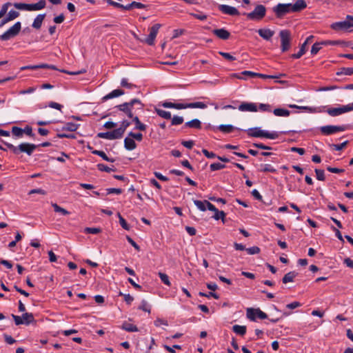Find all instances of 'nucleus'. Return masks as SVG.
<instances>
[{
    "label": "nucleus",
    "mask_w": 353,
    "mask_h": 353,
    "mask_svg": "<svg viewBox=\"0 0 353 353\" xmlns=\"http://www.w3.org/2000/svg\"><path fill=\"white\" fill-rule=\"evenodd\" d=\"M307 7L305 0H297L294 3H279L272 10L277 18L281 19L290 12H299Z\"/></svg>",
    "instance_id": "1"
},
{
    "label": "nucleus",
    "mask_w": 353,
    "mask_h": 353,
    "mask_svg": "<svg viewBox=\"0 0 353 353\" xmlns=\"http://www.w3.org/2000/svg\"><path fill=\"white\" fill-rule=\"evenodd\" d=\"M134 105L137 106L138 110H143L144 106L143 103H142L139 99H133L130 101L119 104L115 108H117L119 111L124 112L129 118H132V109Z\"/></svg>",
    "instance_id": "2"
},
{
    "label": "nucleus",
    "mask_w": 353,
    "mask_h": 353,
    "mask_svg": "<svg viewBox=\"0 0 353 353\" xmlns=\"http://www.w3.org/2000/svg\"><path fill=\"white\" fill-rule=\"evenodd\" d=\"M247 134L248 136L252 137H264L270 139H277L279 136V134L277 132H269L262 130L260 128L257 127L248 129L247 130Z\"/></svg>",
    "instance_id": "3"
},
{
    "label": "nucleus",
    "mask_w": 353,
    "mask_h": 353,
    "mask_svg": "<svg viewBox=\"0 0 353 353\" xmlns=\"http://www.w3.org/2000/svg\"><path fill=\"white\" fill-rule=\"evenodd\" d=\"M330 27L336 31L346 30L352 32L353 30V16L347 15L345 21L333 23Z\"/></svg>",
    "instance_id": "4"
},
{
    "label": "nucleus",
    "mask_w": 353,
    "mask_h": 353,
    "mask_svg": "<svg viewBox=\"0 0 353 353\" xmlns=\"http://www.w3.org/2000/svg\"><path fill=\"white\" fill-rule=\"evenodd\" d=\"M21 29V23L20 21L16 22L12 27H10L3 34L0 35V40L8 41L12 38L17 37Z\"/></svg>",
    "instance_id": "5"
},
{
    "label": "nucleus",
    "mask_w": 353,
    "mask_h": 353,
    "mask_svg": "<svg viewBox=\"0 0 353 353\" xmlns=\"http://www.w3.org/2000/svg\"><path fill=\"white\" fill-rule=\"evenodd\" d=\"M266 13V8L263 5H257L254 10L250 13L245 14L247 18L253 21H260L265 16Z\"/></svg>",
    "instance_id": "6"
},
{
    "label": "nucleus",
    "mask_w": 353,
    "mask_h": 353,
    "mask_svg": "<svg viewBox=\"0 0 353 353\" xmlns=\"http://www.w3.org/2000/svg\"><path fill=\"white\" fill-rule=\"evenodd\" d=\"M281 38V49L283 52L288 51L290 48V37L291 34L288 30H283L279 32Z\"/></svg>",
    "instance_id": "7"
},
{
    "label": "nucleus",
    "mask_w": 353,
    "mask_h": 353,
    "mask_svg": "<svg viewBox=\"0 0 353 353\" xmlns=\"http://www.w3.org/2000/svg\"><path fill=\"white\" fill-rule=\"evenodd\" d=\"M346 129L345 125H325L320 128V131L324 135H330L338 132H343Z\"/></svg>",
    "instance_id": "8"
},
{
    "label": "nucleus",
    "mask_w": 353,
    "mask_h": 353,
    "mask_svg": "<svg viewBox=\"0 0 353 353\" xmlns=\"http://www.w3.org/2000/svg\"><path fill=\"white\" fill-rule=\"evenodd\" d=\"M161 26V25L159 23H156L152 26L150 28V34L148 37L145 40H141V41L146 43L149 46H153L154 44V39Z\"/></svg>",
    "instance_id": "9"
},
{
    "label": "nucleus",
    "mask_w": 353,
    "mask_h": 353,
    "mask_svg": "<svg viewBox=\"0 0 353 353\" xmlns=\"http://www.w3.org/2000/svg\"><path fill=\"white\" fill-rule=\"evenodd\" d=\"M352 110V108L346 105L339 108H329L326 110H325L324 112H327L331 117H336Z\"/></svg>",
    "instance_id": "10"
},
{
    "label": "nucleus",
    "mask_w": 353,
    "mask_h": 353,
    "mask_svg": "<svg viewBox=\"0 0 353 353\" xmlns=\"http://www.w3.org/2000/svg\"><path fill=\"white\" fill-rule=\"evenodd\" d=\"M207 108V105L203 102H194L188 103H175L174 108L177 110L185 109V108H201L205 109Z\"/></svg>",
    "instance_id": "11"
},
{
    "label": "nucleus",
    "mask_w": 353,
    "mask_h": 353,
    "mask_svg": "<svg viewBox=\"0 0 353 353\" xmlns=\"http://www.w3.org/2000/svg\"><path fill=\"white\" fill-rule=\"evenodd\" d=\"M37 148V145L35 144L22 143L17 146V154H19V152H24L30 156Z\"/></svg>",
    "instance_id": "12"
},
{
    "label": "nucleus",
    "mask_w": 353,
    "mask_h": 353,
    "mask_svg": "<svg viewBox=\"0 0 353 353\" xmlns=\"http://www.w3.org/2000/svg\"><path fill=\"white\" fill-rule=\"evenodd\" d=\"M289 107L291 108H296L303 110L307 111L311 113H321L323 112L325 109V106H319V107H309V106H299L296 105H289Z\"/></svg>",
    "instance_id": "13"
},
{
    "label": "nucleus",
    "mask_w": 353,
    "mask_h": 353,
    "mask_svg": "<svg viewBox=\"0 0 353 353\" xmlns=\"http://www.w3.org/2000/svg\"><path fill=\"white\" fill-rule=\"evenodd\" d=\"M218 9L223 14L230 16H238L240 14L239 10L232 6L228 5H219Z\"/></svg>",
    "instance_id": "14"
},
{
    "label": "nucleus",
    "mask_w": 353,
    "mask_h": 353,
    "mask_svg": "<svg viewBox=\"0 0 353 353\" xmlns=\"http://www.w3.org/2000/svg\"><path fill=\"white\" fill-rule=\"evenodd\" d=\"M40 68L57 70V67L54 65L41 63L39 65H30L23 66L20 68V70L23 71L25 70H37V69H40Z\"/></svg>",
    "instance_id": "15"
},
{
    "label": "nucleus",
    "mask_w": 353,
    "mask_h": 353,
    "mask_svg": "<svg viewBox=\"0 0 353 353\" xmlns=\"http://www.w3.org/2000/svg\"><path fill=\"white\" fill-rule=\"evenodd\" d=\"M97 137L99 138L110 140L117 139L121 138L116 129L110 132H99L97 134Z\"/></svg>",
    "instance_id": "16"
},
{
    "label": "nucleus",
    "mask_w": 353,
    "mask_h": 353,
    "mask_svg": "<svg viewBox=\"0 0 353 353\" xmlns=\"http://www.w3.org/2000/svg\"><path fill=\"white\" fill-rule=\"evenodd\" d=\"M239 110L242 112H256L258 109L255 103L243 102L239 106Z\"/></svg>",
    "instance_id": "17"
},
{
    "label": "nucleus",
    "mask_w": 353,
    "mask_h": 353,
    "mask_svg": "<svg viewBox=\"0 0 353 353\" xmlns=\"http://www.w3.org/2000/svg\"><path fill=\"white\" fill-rule=\"evenodd\" d=\"M212 33L223 40H227L230 37V32L225 28L214 29Z\"/></svg>",
    "instance_id": "18"
},
{
    "label": "nucleus",
    "mask_w": 353,
    "mask_h": 353,
    "mask_svg": "<svg viewBox=\"0 0 353 353\" xmlns=\"http://www.w3.org/2000/svg\"><path fill=\"white\" fill-rule=\"evenodd\" d=\"M46 6V0H39L36 3H28V11L40 10Z\"/></svg>",
    "instance_id": "19"
},
{
    "label": "nucleus",
    "mask_w": 353,
    "mask_h": 353,
    "mask_svg": "<svg viewBox=\"0 0 353 353\" xmlns=\"http://www.w3.org/2000/svg\"><path fill=\"white\" fill-rule=\"evenodd\" d=\"M46 14H39L34 19L32 27L36 30H39L41 28L43 20L46 18Z\"/></svg>",
    "instance_id": "20"
},
{
    "label": "nucleus",
    "mask_w": 353,
    "mask_h": 353,
    "mask_svg": "<svg viewBox=\"0 0 353 353\" xmlns=\"http://www.w3.org/2000/svg\"><path fill=\"white\" fill-rule=\"evenodd\" d=\"M257 32L259 36L265 40H270L274 34L273 30L267 28L259 29Z\"/></svg>",
    "instance_id": "21"
},
{
    "label": "nucleus",
    "mask_w": 353,
    "mask_h": 353,
    "mask_svg": "<svg viewBox=\"0 0 353 353\" xmlns=\"http://www.w3.org/2000/svg\"><path fill=\"white\" fill-rule=\"evenodd\" d=\"M125 94V92L121 89H116L112 90L109 94H106L102 98L103 101H105L108 99H113L119 96H121Z\"/></svg>",
    "instance_id": "22"
},
{
    "label": "nucleus",
    "mask_w": 353,
    "mask_h": 353,
    "mask_svg": "<svg viewBox=\"0 0 353 353\" xmlns=\"http://www.w3.org/2000/svg\"><path fill=\"white\" fill-rule=\"evenodd\" d=\"M124 147L128 150H133L137 148V144L133 139L126 137L124 139Z\"/></svg>",
    "instance_id": "23"
},
{
    "label": "nucleus",
    "mask_w": 353,
    "mask_h": 353,
    "mask_svg": "<svg viewBox=\"0 0 353 353\" xmlns=\"http://www.w3.org/2000/svg\"><path fill=\"white\" fill-rule=\"evenodd\" d=\"M185 126L191 128L201 129V122L198 119H194L190 121L186 122L185 123Z\"/></svg>",
    "instance_id": "24"
},
{
    "label": "nucleus",
    "mask_w": 353,
    "mask_h": 353,
    "mask_svg": "<svg viewBox=\"0 0 353 353\" xmlns=\"http://www.w3.org/2000/svg\"><path fill=\"white\" fill-rule=\"evenodd\" d=\"M22 319L23 321L24 324L27 325L30 323L36 322L32 313H23L22 314Z\"/></svg>",
    "instance_id": "25"
},
{
    "label": "nucleus",
    "mask_w": 353,
    "mask_h": 353,
    "mask_svg": "<svg viewBox=\"0 0 353 353\" xmlns=\"http://www.w3.org/2000/svg\"><path fill=\"white\" fill-rule=\"evenodd\" d=\"M297 274L298 273L294 271L290 272L284 275L282 279V282L285 284L289 282H292Z\"/></svg>",
    "instance_id": "26"
},
{
    "label": "nucleus",
    "mask_w": 353,
    "mask_h": 353,
    "mask_svg": "<svg viewBox=\"0 0 353 353\" xmlns=\"http://www.w3.org/2000/svg\"><path fill=\"white\" fill-rule=\"evenodd\" d=\"M146 7H147V6L143 3H141L139 2H136V1H132V3H128L126 6H125V10H130L134 8H139V9H142V8H145Z\"/></svg>",
    "instance_id": "27"
},
{
    "label": "nucleus",
    "mask_w": 353,
    "mask_h": 353,
    "mask_svg": "<svg viewBox=\"0 0 353 353\" xmlns=\"http://www.w3.org/2000/svg\"><path fill=\"white\" fill-rule=\"evenodd\" d=\"M130 125V122L127 121V120H124L122 121L121 124V126L116 129L117 131L118 132L119 136L121 137V138L123 137L125 130L127 129L128 127H129Z\"/></svg>",
    "instance_id": "28"
},
{
    "label": "nucleus",
    "mask_w": 353,
    "mask_h": 353,
    "mask_svg": "<svg viewBox=\"0 0 353 353\" xmlns=\"http://www.w3.org/2000/svg\"><path fill=\"white\" fill-rule=\"evenodd\" d=\"M121 328L125 331H128V332H137L139 330L137 328V327L135 325H133L132 323H128L126 321H125L122 325H121Z\"/></svg>",
    "instance_id": "29"
},
{
    "label": "nucleus",
    "mask_w": 353,
    "mask_h": 353,
    "mask_svg": "<svg viewBox=\"0 0 353 353\" xmlns=\"http://www.w3.org/2000/svg\"><path fill=\"white\" fill-rule=\"evenodd\" d=\"M232 330L236 334H239L241 336H243L246 333V326H245V325H234L232 327Z\"/></svg>",
    "instance_id": "30"
},
{
    "label": "nucleus",
    "mask_w": 353,
    "mask_h": 353,
    "mask_svg": "<svg viewBox=\"0 0 353 353\" xmlns=\"http://www.w3.org/2000/svg\"><path fill=\"white\" fill-rule=\"evenodd\" d=\"M132 121L135 123V128L141 131H144L146 129V125L142 123L138 117L132 116Z\"/></svg>",
    "instance_id": "31"
},
{
    "label": "nucleus",
    "mask_w": 353,
    "mask_h": 353,
    "mask_svg": "<svg viewBox=\"0 0 353 353\" xmlns=\"http://www.w3.org/2000/svg\"><path fill=\"white\" fill-rule=\"evenodd\" d=\"M92 153L101 157L103 160L112 163L114 161V159L109 158L103 151L94 150L92 151Z\"/></svg>",
    "instance_id": "32"
},
{
    "label": "nucleus",
    "mask_w": 353,
    "mask_h": 353,
    "mask_svg": "<svg viewBox=\"0 0 353 353\" xmlns=\"http://www.w3.org/2000/svg\"><path fill=\"white\" fill-rule=\"evenodd\" d=\"M218 129L223 133H230L234 130V127L230 124H221Z\"/></svg>",
    "instance_id": "33"
},
{
    "label": "nucleus",
    "mask_w": 353,
    "mask_h": 353,
    "mask_svg": "<svg viewBox=\"0 0 353 353\" xmlns=\"http://www.w3.org/2000/svg\"><path fill=\"white\" fill-rule=\"evenodd\" d=\"M79 124L74 123L72 122H68L65 123V125L62 128L63 130H67L70 132H74L77 130L79 127Z\"/></svg>",
    "instance_id": "34"
},
{
    "label": "nucleus",
    "mask_w": 353,
    "mask_h": 353,
    "mask_svg": "<svg viewBox=\"0 0 353 353\" xmlns=\"http://www.w3.org/2000/svg\"><path fill=\"white\" fill-rule=\"evenodd\" d=\"M155 112L159 117H161L163 119H171V113L170 112H168V111H165V110H163L161 109H159V108H155Z\"/></svg>",
    "instance_id": "35"
},
{
    "label": "nucleus",
    "mask_w": 353,
    "mask_h": 353,
    "mask_svg": "<svg viewBox=\"0 0 353 353\" xmlns=\"http://www.w3.org/2000/svg\"><path fill=\"white\" fill-rule=\"evenodd\" d=\"M353 68H341L339 71L336 72L337 76L340 75H352Z\"/></svg>",
    "instance_id": "36"
},
{
    "label": "nucleus",
    "mask_w": 353,
    "mask_h": 353,
    "mask_svg": "<svg viewBox=\"0 0 353 353\" xmlns=\"http://www.w3.org/2000/svg\"><path fill=\"white\" fill-rule=\"evenodd\" d=\"M97 166L98 170L101 172H115L117 170V169L114 168V166L110 168L103 163H99V164H97Z\"/></svg>",
    "instance_id": "37"
},
{
    "label": "nucleus",
    "mask_w": 353,
    "mask_h": 353,
    "mask_svg": "<svg viewBox=\"0 0 353 353\" xmlns=\"http://www.w3.org/2000/svg\"><path fill=\"white\" fill-rule=\"evenodd\" d=\"M306 52V46L305 43H303L300 48L299 51L296 54H292L291 57L293 59H299L301 58Z\"/></svg>",
    "instance_id": "38"
},
{
    "label": "nucleus",
    "mask_w": 353,
    "mask_h": 353,
    "mask_svg": "<svg viewBox=\"0 0 353 353\" xmlns=\"http://www.w3.org/2000/svg\"><path fill=\"white\" fill-rule=\"evenodd\" d=\"M274 114L276 116L287 117L290 115V111L286 109L276 108L274 110Z\"/></svg>",
    "instance_id": "39"
},
{
    "label": "nucleus",
    "mask_w": 353,
    "mask_h": 353,
    "mask_svg": "<svg viewBox=\"0 0 353 353\" xmlns=\"http://www.w3.org/2000/svg\"><path fill=\"white\" fill-rule=\"evenodd\" d=\"M261 168L259 170L260 172H276V170L270 164H264L261 165Z\"/></svg>",
    "instance_id": "40"
},
{
    "label": "nucleus",
    "mask_w": 353,
    "mask_h": 353,
    "mask_svg": "<svg viewBox=\"0 0 353 353\" xmlns=\"http://www.w3.org/2000/svg\"><path fill=\"white\" fill-rule=\"evenodd\" d=\"M52 206L56 212L61 213L63 215L70 214V212H68L67 210L60 207L57 203H52Z\"/></svg>",
    "instance_id": "41"
},
{
    "label": "nucleus",
    "mask_w": 353,
    "mask_h": 353,
    "mask_svg": "<svg viewBox=\"0 0 353 353\" xmlns=\"http://www.w3.org/2000/svg\"><path fill=\"white\" fill-rule=\"evenodd\" d=\"M247 317L252 321H256V309L254 308H248L247 309Z\"/></svg>",
    "instance_id": "42"
},
{
    "label": "nucleus",
    "mask_w": 353,
    "mask_h": 353,
    "mask_svg": "<svg viewBox=\"0 0 353 353\" xmlns=\"http://www.w3.org/2000/svg\"><path fill=\"white\" fill-rule=\"evenodd\" d=\"M193 202L194 205L201 210V211H205L206 210V203L204 201H199V200H193Z\"/></svg>",
    "instance_id": "43"
},
{
    "label": "nucleus",
    "mask_w": 353,
    "mask_h": 353,
    "mask_svg": "<svg viewBox=\"0 0 353 353\" xmlns=\"http://www.w3.org/2000/svg\"><path fill=\"white\" fill-rule=\"evenodd\" d=\"M10 6H12V3L10 2H7L2 5L1 10H0V19L3 17L6 14L8 8Z\"/></svg>",
    "instance_id": "44"
},
{
    "label": "nucleus",
    "mask_w": 353,
    "mask_h": 353,
    "mask_svg": "<svg viewBox=\"0 0 353 353\" xmlns=\"http://www.w3.org/2000/svg\"><path fill=\"white\" fill-rule=\"evenodd\" d=\"M257 77H260L262 79H279L281 77H285V74L281 73L279 75H268V74H263L261 73H257Z\"/></svg>",
    "instance_id": "45"
},
{
    "label": "nucleus",
    "mask_w": 353,
    "mask_h": 353,
    "mask_svg": "<svg viewBox=\"0 0 353 353\" xmlns=\"http://www.w3.org/2000/svg\"><path fill=\"white\" fill-rule=\"evenodd\" d=\"M117 216L119 219V223L121 225V227L124 230H129L130 226L128 224V223L126 222V221L125 220V219L121 215V214L119 212H118Z\"/></svg>",
    "instance_id": "46"
},
{
    "label": "nucleus",
    "mask_w": 353,
    "mask_h": 353,
    "mask_svg": "<svg viewBox=\"0 0 353 353\" xmlns=\"http://www.w3.org/2000/svg\"><path fill=\"white\" fill-rule=\"evenodd\" d=\"M159 276L161 279V281L166 285L170 286L171 283L169 280L168 276L163 272H159Z\"/></svg>",
    "instance_id": "47"
},
{
    "label": "nucleus",
    "mask_w": 353,
    "mask_h": 353,
    "mask_svg": "<svg viewBox=\"0 0 353 353\" xmlns=\"http://www.w3.org/2000/svg\"><path fill=\"white\" fill-rule=\"evenodd\" d=\"M12 133L17 137H21L23 136V129L17 126H13L12 128Z\"/></svg>",
    "instance_id": "48"
},
{
    "label": "nucleus",
    "mask_w": 353,
    "mask_h": 353,
    "mask_svg": "<svg viewBox=\"0 0 353 353\" xmlns=\"http://www.w3.org/2000/svg\"><path fill=\"white\" fill-rule=\"evenodd\" d=\"M316 179L319 181H324L325 180V173L323 170L315 169Z\"/></svg>",
    "instance_id": "49"
},
{
    "label": "nucleus",
    "mask_w": 353,
    "mask_h": 353,
    "mask_svg": "<svg viewBox=\"0 0 353 353\" xmlns=\"http://www.w3.org/2000/svg\"><path fill=\"white\" fill-rule=\"evenodd\" d=\"M121 85L123 88H128V89H133L134 88H137V85L133 84V83H128V80L126 79H122L121 81Z\"/></svg>",
    "instance_id": "50"
},
{
    "label": "nucleus",
    "mask_w": 353,
    "mask_h": 353,
    "mask_svg": "<svg viewBox=\"0 0 353 353\" xmlns=\"http://www.w3.org/2000/svg\"><path fill=\"white\" fill-rule=\"evenodd\" d=\"M321 46H323L321 44V42H316L315 43L313 44V46H312V49H311V54L314 55L316 54H317L319 50L321 49Z\"/></svg>",
    "instance_id": "51"
},
{
    "label": "nucleus",
    "mask_w": 353,
    "mask_h": 353,
    "mask_svg": "<svg viewBox=\"0 0 353 353\" xmlns=\"http://www.w3.org/2000/svg\"><path fill=\"white\" fill-rule=\"evenodd\" d=\"M210 168L211 171H216L225 168V165L220 163H214L210 165Z\"/></svg>",
    "instance_id": "52"
},
{
    "label": "nucleus",
    "mask_w": 353,
    "mask_h": 353,
    "mask_svg": "<svg viewBox=\"0 0 353 353\" xmlns=\"http://www.w3.org/2000/svg\"><path fill=\"white\" fill-rule=\"evenodd\" d=\"M199 295L200 296H204V297H208V298H210V297H213L214 299H219V295L215 292H210L209 293H205V292H200L199 293Z\"/></svg>",
    "instance_id": "53"
},
{
    "label": "nucleus",
    "mask_w": 353,
    "mask_h": 353,
    "mask_svg": "<svg viewBox=\"0 0 353 353\" xmlns=\"http://www.w3.org/2000/svg\"><path fill=\"white\" fill-rule=\"evenodd\" d=\"M172 119L171 123L172 125H177L183 123V118L182 117L174 116Z\"/></svg>",
    "instance_id": "54"
},
{
    "label": "nucleus",
    "mask_w": 353,
    "mask_h": 353,
    "mask_svg": "<svg viewBox=\"0 0 353 353\" xmlns=\"http://www.w3.org/2000/svg\"><path fill=\"white\" fill-rule=\"evenodd\" d=\"M101 232V228H85L84 229V232L86 234H99Z\"/></svg>",
    "instance_id": "55"
},
{
    "label": "nucleus",
    "mask_w": 353,
    "mask_h": 353,
    "mask_svg": "<svg viewBox=\"0 0 353 353\" xmlns=\"http://www.w3.org/2000/svg\"><path fill=\"white\" fill-rule=\"evenodd\" d=\"M348 143V141H345L341 144H332L330 147L337 151L343 150Z\"/></svg>",
    "instance_id": "56"
},
{
    "label": "nucleus",
    "mask_w": 353,
    "mask_h": 353,
    "mask_svg": "<svg viewBox=\"0 0 353 353\" xmlns=\"http://www.w3.org/2000/svg\"><path fill=\"white\" fill-rule=\"evenodd\" d=\"M225 216V213L223 211H219L214 212V214L213 215V218L215 220H219L221 219L223 222H224V218Z\"/></svg>",
    "instance_id": "57"
},
{
    "label": "nucleus",
    "mask_w": 353,
    "mask_h": 353,
    "mask_svg": "<svg viewBox=\"0 0 353 353\" xmlns=\"http://www.w3.org/2000/svg\"><path fill=\"white\" fill-rule=\"evenodd\" d=\"M139 310H141L144 312H148L149 314L151 312V310H150V306L148 305V303L145 300H143L141 301V305L139 307Z\"/></svg>",
    "instance_id": "58"
},
{
    "label": "nucleus",
    "mask_w": 353,
    "mask_h": 353,
    "mask_svg": "<svg viewBox=\"0 0 353 353\" xmlns=\"http://www.w3.org/2000/svg\"><path fill=\"white\" fill-rule=\"evenodd\" d=\"M23 133L32 138L35 137V134L32 132V127L28 125L23 129Z\"/></svg>",
    "instance_id": "59"
},
{
    "label": "nucleus",
    "mask_w": 353,
    "mask_h": 353,
    "mask_svg": "<svg viewBox=\"0 0 353 353\" xmlns=\"http://www.w3.org/2000/svg\"><path fill=\"white\" fill-rule=\"evenodd\" d=\"M14 7L18 10H24L28 11V3H14Z\"/></svg>",
    "instance_id": "60"
},
{
    "label": "nucleus",
    "mask_w": 353,
    "mask_h": 353,
    "mask_svg": "<svg viewBox=\"0 0 353 353\" xmlns=\"http://www.w3.org/2000/svg\"><path fill=\"white\" fill-rule=\"evenodd\" d=\"M163 347L170 353H176L174 349L181 350V346L179 345H174L172 347H170L167 345H164Z\"/></svg>",
    "instance_id": "61"
},
{
    "label": "nucleus",
    "mask_w": 353,
    "mask_h": 353,
    "mask_svg": "<svg viewBox=\"0 0 353 353\" xmlns=\"http://www.w3.org/2000/svg\"><path fill=\"white\" fill-rule=\"evenodd\" d=\"M106 192H107V193H106L107 194H120L123 192V190L121 188H110L106 189Z\"/></svg>",
    "instance_id": "62"
},
{
    "label": "nucleus",
    "mask_w": 353,
    "mask_h": 353,
    "mask_svg": "<svg viewBox=\"0 0 353 353\" xmlns=\"http://www.w3.org/2000/svg\"><path fill=\"white\" fill-rule=\"evenodd\" d=\"M128 136L132 137L133 139H136L138 141H141L143 139V134L141 133H134L132 132H130L128 134Z\"/></svg>",
    "instance_id": "63"
},
{
    "label": "nucleus",
    "mask_w": 353,
    "mask_h": 353,
    "mask_svg": "<svg viewBox=\"0 0 353 353\" xmlns=\"http://www.w3.org/2000/svg\"><path fill=\"white\" fill-rule=\"evenodd\" d=\"M249 254H255L260 252V248L258 246H253L246 249Z\"/></svg>",
    "instance_id": "64"
}]
</instances>
